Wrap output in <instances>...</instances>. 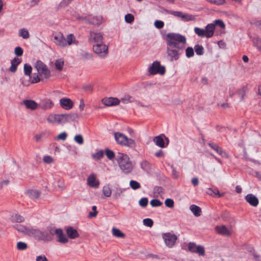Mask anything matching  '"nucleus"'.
I'll list each match as a JSON object with an SVG mask.
<instances>
[{"mask_svg": "<svg viewBox=\"0 0 261 261\" xmlns=\"http://www.w3.org/2000/svg\"><path fill=\"white\" fill-rule=\"evenodd\" d=\"M35 67L40 76H43L46 79H49L50 76V71L42 61H37Z\"/></svg>", "mask_w": 261, "mask_h": 261, "instance_id": "6e6552de", "label": "nucleus"}, {"mask_svg": "<svg viewBox=\"0 0 261 261\" xmlns=\"http://www.w3.org/2000/svg\"><path fill=\"white\" fill-rule=\"evenodd\" d=\"M27 195L33 199H37L40 195V192L37 190L30 189L26 192Z\"/></svg>", "mask_w": 261, "mask_h": 261, "instance_id": "a878e982", "label": "nucleus"}, {"mask_svg": "<svg viewBox=\"0 0 261 261\" xmlns=\"http://www.w3.org/2000/svg\"><path fill=\"white\" fill-rule=\"evenodd\" d=\"M83 91L87 93H91L93 91V87L90 84H87L83 86Z\"/></svg>", "mask_w": 261, "mask_h": 261, "instance_id": "680f3d73", "label": "nucleus"}, {"mask_svg": "<svg viewBox=\"0 0 261 261\" xmlns=\"http://www.w3.org/2000/svg\"><path fill=\"white\" fill-rule=\"evenodd\" d=\"M29 237L39 241L46 242V240L49 239V236L47 234L45 231L32 227L31 228Z\"/></svg>", "mask_w": 261, "mask_h": 261, "instance_id": "39448f33", "label": "nucleus"}, {"mask_svg": "<svg viewBox=\"0 0 261 261\" xmlns=\"http://www.w3.org/2000/svg\"><path fill=\"white\" fill-rule=\"evenodd\" d=\"M66 232L67 236L70 239H75L79 236L76 230L71 227H68L66 230Z\"/></svg>", "mask_w": 261, "mask_h": 261, "instance_id": "cd10ccee", "label": "nucleus"}, {"mask_svg": "<svg viewBox=\"0 0 261 261\" xmlns=\"http://www.w3.org/2000/svg\"><path fill=\"white\" fill-rule=\"evenodd\" d=\"M215 30V25L213 23H209L206 25L205 29L206 38L212 37L214 34Z\"/></svg>", "mask_w": 261, "mask_h": 261, "instance_id": "4be33fe9", "label": "nucleus"}, {"mask_svg": "<svg viewBox=\"0 0 261 261\" xmlns=\"http://www.w3.org/2000/svg\"><path fill=\"white\" fill-rule=\"evenodd\" d=\"M89 41H93L96 43H103V36L100 33L90 32Z\"/></svg>", "mask_w": 261, "mask_h": 261, "instance_id": "6ab92c4d", "label": "nucleus"}, {"mask_svg": "<svg viewBox=\"0 0 261 261\" xmlns=\"http://www.w3.org/2000/svg\"><path fill=\"white\" fill-rule=\"evenodd\" d=\"M57 232H58V234L56 236L59 242L62 244H66L68 242V238L63 233L61 229L57 228Z\"/></svg>", "mask_w": 261, "mask_h": 261, "instance_id": "412c9836", "label": "nucleus"}, {"mask_svg": "<svg viewBox=\"0 0 261 261\" xmlns=\"http://www.w3.org/2000/svg\"><path fill=\"white\" fill-rule=\"evenodd\" d=\"M112 231L113 235L116 237L123 238L125 236V234L118 228L113 227L112 228Z\"/></svg>", "mask_w": 261, "mask_h": 261, "instance_id": "2f4dec72", "label": "nucleus"}, {"mask_svg": "<svg viewBox=\"0 0 261 261\" xmlns=\"http://www.w3.org/2000/svg\"><path fill=\"white\" fill-rule=\"evenodd\" d=\"M28 248L27 243L23 242H18L17 243V249L19 250H24Z\"/></svg>", "mask_w": 261, "mask_h": 261, "instance_id": "8fccbe9b", "label": "nucleus"}, {"mask_svg": "<svg viewBox=\"0 0 261 261\" xmlns=\"http://www.w3.org/2000/svg\"><path fill=\"white\" fill-rule=\"evenodd\" d=\"M87 184L91 188H97L99 186V181L96 179L95 174H90L87 178Z\"/></svg>", "mask_w": 261, "mask_h": 261, "instance_id": "a211bd4d", "label": "nucleus"}, {"mask_svg": "<svg viewBox=\"0 0 261 261\" xmlns=\"http://www.w3.org/2000/svg\"><path fill=\"white\" fill-rule=\"evenodd\" d=\"M10 220L13 223H22L24 221L25 219L18 214H14L11 215Z\"/></svg>", "mask_w": 261, "mask_h": 261, "instance_id": "bb28decb", "label": "nucleus"}, {"mask_svg": "<svg viewBox=\"0 0 261 261\" xmlns=\"http://www.w3.org/2000/svg\"><path fill=\"white\" fill-rule=\"evenodd\" d=\"M60 105L62 108L69 110L72 107V102L68 98H62L60 100Z\"/></svg>", "mask_w": 261, "mask_h": 261, "instance_id": "393cba45", "label": "nucleus"}, {"mask_svg": "<svg viewBox=\"0 0 261 261\" xmlns=\"http://www.w3.org/2000/svg\"><path fill=\"white\" fill-rule=\"evenodd\" d=\"M174 201L172 199L167 198L165 201V204L166 206L172 208L174 207Z\"/></svg>", "mask_w": 261, "mask_h": 261, "instance_id": "4d7b16f0", "label": "nucleus"}, {"mask_svg": "<svg viewBox=\"0 0 261 261\" xmlns=\"http://www.w3.org/2000/svg\"><path fill=\"white\" fill-rule=\"evenodd\" d=\"M43 161L46 164H50L54 162L53 158L49 155H45L43 157Z\"/></svg>", "mask_w": 261, "mask_h": 261, "instance_id": "338daca9", "label": "nucleus"}, {"mask_svg": "<svg viewBox=\"0 0 261 261\" xmlns=\"http://www.w3.org/2000/svg\"><path fill=\"white\" fill-rule=\"evenodd\" d=\"M92 212H90L89 213L88 217L90 218L95 217L97 214L98 211H97V207L95 205H93L92 207Z\"/></svg>", "mask_w": 261, "mask_h": 261, "instance_id": "5fc2aeb1", "label": "nucleus"}, {"mask_svg": "<svg viewBox=\"0 0 261 261\" xmlns=\"http://www.w3.org/2000/svg\"><path fill=\"white\" fill-rule=\"evenodd\" d=\"M57 229H55L51 227L47 228V231H46V233H47V235L49 236V239L46 240V242H49L53 240L54 235H57L58 234V232H57Z\"/></svg>", "mask_w": 261, "mask_h": 261, "instance_id": "473e14b6", "label": "nucleus"}, {"mask_svg": "<svg viewBox=\"0 0 261 261\" xmlns=\"http://www.w3.org/2000/svg\"><path fill=\"white\" fill-rule=\"evenodd\" d=\"M143 224L146 226L151 227L153 225V221L151 219L146 218L143 220Z\"/></svg>", "mask_w": 261, "mask_h": 261, "instance_id": "bf43d9fd", "label": "nucleus"}, {"mask_svg": "<svg viewBox=\"0 0 261 261\" xmlns=\"http://www.w3.org/2000/svg\"><path fill=\"white\" fill-rule=\"evenodd\" d=\"M186 55L188 58H191L194 55V49L192 47H188L186 49Z\"/></svg>", "mask_w": 261, "mask_h": 261, "instance_id": "603ef678", "label": "nucleus"}, {"mask_svg": "<svg viewBox=\"0 0 261 261\" xmlns=\"http://www.w3.org/2000/svg\"><path fill=\"white\" fill-rule=\"evenodd\" d=\"M141 168L144 171H148L151 168L150 163L146 160L143 161L141 163Z\"/></svg>", "mask_w": 261, "mask_h": 261, "instance_id": "a18cd8bd", "label": "nucleus"}, {"mask_svg": "<svg viewBox=\"0 0 261 261\" xmlns=\"http://www.w3.org/2000/svg\"><path fill=\"white\" fill-rule=\"evenodd\" d=\"M120 102V100L118 98L113 97H105L101 100L102 104L107 107L117 106Z\"/></svg>", "mask_w": 261, "mask_h": 261, "instance_id": "f8f14e48", "label": "nucleus"}, {"mask_svg": "<svg viewBox=\"0 0 261 261\" xmlns=\"http://www.w3.org/2000/svg\"><path fill=\"white\" fill-rule=\"evenodd\" d=\"M215 230L218 234L222 236L228 237L231 235V232L225 225L217 226Z\"/></svg>", "mask_w": 261, "mask_h": 261, "instance_id": "aec40b11", "label": "nucleus"}, {"mask_svg": "<svg viewBox=\"0 0 261 261\" xmlns=\"http://www.w3.org/2000/svg\"><path fill=\"white\" fill-rule=\"evenodd\" d=\"M36 261H48V259L44 255L37 256L36 259Z\"/></svg>", "mask_w": 261, "mask_h": 261, "instance_id": "774afa93", "label": "nucleus"}, {"mask_svg": "<svg viewBox=\"0 0 261 261\" xmlns=\"http://www.w3.org/2000/svg\"><path fill=\"white\" fill-rule=\"evenodd\" d=\"M64 64V62L63 59H59L56 60L55 63V65L56 69L59 71L62 70Z\"/></svg>", "mask_w": 261, "mask_h": 261, "instance_id": "72a5a7b5", "label": "nucleus"}, {"mask_svg": "<svg viewBox=\"0 0 261 261\" xmlns=\"http://www.w3.org/2000/svg\"><path fill=\"white\" fill-rule=\"evenodd\" d=\"M152 207H158L162 205L163 203L158 199H153L150 202Z\"/></svg>", "mask_w": 261, "mask_h": 261, "instance_id": "864d4df0", "label": "nucleus"}, {"mask_svg": "<svg viewBox=\"0 0 261 261\" xmlns=\"http://www.w3.org/2000/svg\"><path fill=\"white\" fill-rule=\"evenodd\" d=\"M252 42L255 46L257 47V48L261 51V37H256L252 39Z\"/></svg>", "mask_w": 261, "mask_h": 261, "instance_id": "58836bf2", "label": "nucleus"}, {"mask_svg": "<svg viewBox=\"0 0 261 261\" xmlns=\"http://www.w3.org/2000/svg\"><path fill=\"white\" fill-rule=\"evenodd\" d=\"M180 18H181L182 20L184 21L194 20L195 19V17L193 15L188 14H184L183 13H182Z\"/></svg>", "mask_w": 261, "mask_h": 261, "instance_id": "4c0bfd02", "label": "nucleus"}, {"mask_svg": "<svg viewBox=\"0 0 261 261\" xmlns=\"http://www.w3.org/2000/svg\"><path fill=\"white\" fill-rule=\"evenodd\" d=\"M41 106L43 109H48L52 107L53 103L50 99H44L41 101Z\"/></svg>", "mask_w": 261, "mask_h": 261, "instance_id": "7c9ffc66", "label": "nucleus"}, {"mask_svg": "<svg viewBox=\"0 0 261 261\" xmlns=\"http://www.w3.org/2000/svg\"><path fill=\"white\" fill-rule=\"evenodd\" d=\"M194 32L199 37H203L205 36L206 37V33L205 32V30L203 29H200L198 27H195L194 28Z\"/></svg>", "mask_w": 261, "mask_h": 261, "instance_id": "79ce46f5", "label": "nucleus"}, {"mask_svg": "<svg viewBox=\"0 0 261 261\" xmlns=\"http://www.w3.org/2000/svg\"><path fill=\"white\" fill-rule=\"evenodd\" d=\"M196 54L198 56H201L204 54V48L201 45L196 44L194 46Z\"/></svg>", "mask_w": 261, "mask_h": 261, "instance_id": "ea45409f", "label": "nucleus"}, {"mask_svg": "<svg viewBox=\"0 0 261 261\" xmlns=\"http://www.w3.org/2000/svg\"><path fill=\"white\" fill-rule=\"evenodd\" d=\"M236 94H238V96L240 97V100L242 101L244 99V97L245 95L244 87L238 89L236 92Z\"/></svg>", "mask_w": 261, "mask_h": 261, "instance_id": "6e6d98bb", "label": "nucleus"}, {"mask_svg": "<svg viewBox=\"0 0 261 261\" xmlns=\"http://www.w3.org/2000/svg\"><path fill=\"white\" fill-rule=\"evenodd\" d=\"M23 104L28 109L35 110L37 108L38 104L32 100H25L23 101Z\"/></svg>", "mask_w": 261, "mask_h": 261, "instance_id": "c85d7f7f", "label": "nucleus"}, {"mask_svg": "<svg viewBox=\"0 0 261 261\" xmlns=\"http://www.w3.org/2000/svg\"><path fill=\"white\" fill-rule=\"evenodd\" d=\"M32 68L30 65L28 64H25L24 65V74L27 76H30V75L32 73Z\"/></svg>", "mask_w": 261, "mask_h": 261, "instance_id": "de8ad7c7", "label": "nucleus"}, {"mask_svg": "<svg viewBox=\"0 0 261 261\" xmlns=\"http://www.w3.org/2000/svg\"><path fill=\"white\" fill-rule=\"evenodd\" d=\"M104 156V152L102 150H100L95 153L92 154L93 159L96 161L101 159Z\"/></svg>", "mask_w": 261, "mask_h": 261, "instance_id": "f704fd0d", "label": "nucleus"}, {"mask_svg": "<svg viewBox=\"0 0 261 261\" xmlns=\"http://www.w3.org/2000/svg\"><path fill=\"white\" fill-rule=\"evenodd\" d=\"M153 141L159 147L164 148L168 145L169 140L164 134H161L154 137Z\"/></svg>", "mask_w": 261, "mask_h": 261, "instance_id": "9d476101", "label": "nucleus"}, {"mask_svg": "<svg viewBox=\"0 0 261 261\" xmlns=\"http://www.w3.org/2000/svg\"><path fill=\"white\" fill-rule=\"evenodd\" d=\"M148 203V198L146 197L142 198L139 201L140 206L143 207H145Z\"/></svg>", "mask_w": 261, "mask_h": 261, "instance_id": "13d9d810", "label": "nucleus"}, {"mask_svg": "<svg viewBox=\"0 0 261 261\" xmlns=\"http://www.w3.org/2000/svg\"><path fill=\"white\" fill-rule=\"evenodd\" d=\"M105 153L107 157L110 160L114 159L115 157L114 152L108 148L105 150Z\"/></svg>", "mask_w": 261, "mask_h": 261, "instance_id": "c03bdc74", "label": "nucleus"}, {"mask_svg": "<svg viewBox=\"0 0 261 261\" xmlns=\"http://www.w3.org/2000/svg\"><path fill=\"white\" fill-rule=\"evenodd\" d=\"M169 14H172V15H173L174 16H176V17H181V15L182 14V13L181 12H179V11H172V10H165Z\"/></svg>", "mask_w": 261, "mask_h": 261, "instance_id": "69168bd1", "label": "nucleus"}, {"mask_svg": "<svg viewBox=\"0 0 261 261\" xmlns=\"http://www.w3.org/2000/svg\"><path fill=\"white\" fill-rule=\"evenodd\" d=\"M129 186L133 190H137L140 188L141 185L139 182L136 180H131L129 182Z\"/></svg>", "mask_w": 261, "mask_h": 261, "instance_id": "09e8293b", "label": "nucleus"}, {"mask_svg": "<svg viewBox=\"0 0 261 261\" xmlns=\"http://www.w3.org/2000/svg\"><path fill=\"white\" fill-rule=\"evenodd\" d=\"M208 145L214 150L217 153L223 158H228V154L223 150V149L219 147L217 144L214 143H208Z\"/></svg>", "mask_w": 261, "mask_h": 261, "instance_id": "4468645a", "label": "nucleus"}, {"mask_svg": "<svg viewBox=\"0 0 261 261\" xmlns=\"http://www.w3.org/2000/svg\"><path fill=\"white\" fill-rule=\"evenodd\" d=\"M83 21L92 24L98 25L102 22V17L98 16H89L88 17H83Z\"/></svg>", "mask_w": 261, "mask_h": 261, "instance_id": "dca6fc26", "label": "nucleus"}, {"mask_svg": "<svg viewBox=\"0 0 261 261\" xmlns=\"http://www.w3.org/2000/svg\"><path fill=\"white\" fill-rule=\"evenodd\" d=\"M19 35L25 39L29 38L30 37L28 31L24 28L21 29L19 31Z\"/></svg>", "mask_w": 261, "mask_h": 261, "instance_id": "c9c22d12", "label": "nucleus"}, {"mask_svg": "<svg viewBox=\"0 0 261 261\" xmlns=\"http://www.w3.org/2000/svg\"><path fill=\"white\" fill-rule=\"evenodd\" d=\"M190 210L195 217H199L201 215V208L195 204H192L190 206Z\"/></svg>", "mask_w": 261, "mask_h": 261, "instance_id": "c756f323", "label": "nucleus"}, {"mask_svg": "<svg viewBox=\"0 0 261 261\" xmlns=\"http://www.w3.org/2000/svg\"><path fill=\"white\" fill-rule=\"evenodd\" d=\"M21 60L18 58L15 57L11 61V66L9 70L10 72L14 73L16 72L17 66L21 63Z\"/></svg>", "mask_w": 261, "mask_h": 261, "instance_id": "5701e85b", "label": "nucleus"}, {"mask_svg": "<svg viewBox=\"0 0 261 261\" xmlns=\"http://www.w3.org/2000/svg\"><path fill=\"white\" fill-rule=\"evenodd\" d=\"M58 115L51 114L47 118V121L50 123L57 124Z\"/></svg>", "mask_w": 261, "mask_h": 261, "instance_id": "a19ab883", "label": "nucleus"}, {"mask_svg": "<svg viewBox=\"0 0 261 261\" xmlns=\"http://www.w3.org/2000/svg\"><path fill=\"white\" fill-rule=\"evenodd\" d=\"M13 227L19 232L29 237L31 227H29L21 224H15L13 225Z\"/></svg>", "mask_w": 261, "mask_h": 261, "instance_id": "2eb2a0df", "label": "nucleus"}, {"mask_svg": "<svg viewBox=\"0 0 261 261\" xmlns=\"http://www.w3.org/2000/svg\"><path fill=\"white\" fill-rule=\"evenodd\" d=\"M54 43L59 47H65L70 46L72 43L77 44L78 41L76 40L72 34H68L66 38L62 33L59 32L54 37Z\"/></svg>", "mask_w": 261, "mask_h": 261, "instance_id": "f03ea898", "label": "nucleus"}, {"mask_svg": "<svg viewBox=\"0 0 261 261\" xmlns=\"http://www.w3.org/2000/svg\"><path fill=\"white\" fill-rule=\"evenodd\" d=\"M124 19L126 23H132L133 22H134L135 17L133 14L128 13L125 15Z\"/></svg>", "mask_w": 261, "mask_h": 261, "instance_id": "3c124183", "label": "nucleus"}, {"mask_svg": "<svg viewBox=\"0 0 261 261\" xmlns=\"http://www.w3.org/2000/svg\"><path fill=\"white\" fill-rule=\"evenodd\" d=\"M102 193L104 194V195L107 197H109L111 196L112 191L109 185L105 186L103 187Z\"/></svg>", "mask_w": 261, "mask_h": 261, "instance_id": "49530a36", "label": "nucleus"}, {"mask_svg": "<svg viewBox=\"0 0 261 261\" xmlns=\"http://www.w3.org/2000/svg\"><path fill=\"white\" fill-rule=\"evenodd\" d=\"M62 116L64 117V120L65 121V123L73 120L76 118V115L74 114H62Z\"/></svg>", "mask_w": 261, "mask_h": 261, "instance_id": "e433bc0d", "label": "nucleus"}, {"mask_svg": "<svg viewBox=\"0 0 261 261\" xmlns=\"http://www.w3.org/2000/svg\"><path fill=\"white\" fill-rule=\"evenodd\" d=\"M123 192V190L120 188H117L114 190L113 193V197L115 199H118Z\"/></svg>", "mask_w": 261, "mask_h": 261, "instance_id": "37998d69", "label": "nucleus"}, {"mask_svg": "<svg viewBox=\"0 0 261 261\" xmlns=\"http://www.w3.org/2000/svg\"><path fill=\"white\" fill-rule=\"evenodd\" d=\"M246 201L251 206L256 207L259 203L258 198L252 194H248L245 197Z\"/></svg>", "mask_w": 261, "mask_h": 261, "instance_id": "f3484780", "label": "nucleus"}, {"mask_svg": "<svg viewBox=\"0 0 261 261\" xmlns=\"http://www.w3.org/2000/svg\"><path fill=\"white\" fill-rule=\"evenodd\" d=\"M116 160L119 167L125 174L129 173L132 171L133 166L129 158L126 154L118 152Z\"/></svg>", "mask_w": 261, "mask_h": 261, "instance_id": "7ed1b4c3", "label": "nucleus"}, {"mask_svg": "<svg viewBox=\"0 0 261 261\" xmlns=\"http://www.w3.org/2000/svg\"><path fill=\"white\" fill-rule=\"evenodd\" d=\"M155 27L158 29H162L164 27V23L161 20H155L154 23Z\"/></svg>", "mask_w": 261, "mask_h": 261, "instance_id": "0e129e2a", "label": "nucleus"}, {"mask_svg": "<svg viewBox=\"0 0 261 261\" xmlns=\"http://www.w3.org/2000/svg\"><path fill=\"white\" fill-rule=\"evenodd\" d=\"M148 72L151 75L159 74L164 75L166 72L165 67L158 61H154L148 68Z\"/></svg>", "mask_w": 261, "mask_h": 261, "instance_id": "423d86ee", "label": "nucleus"}, {"mask_svg": "<svg viewBox=\"0 0 261 261\" xmlns=\"http://www.w3.org/2000/svg\"><path fill=\"white\" fill-rule=\"evenodd\" d=\"M213 24L215 25V27L216 26H218L221 29H224L225 27V23L221 19H217L215 20Z\"/></svg>", "mask_w": 261, "mask_h": 261, "instance_id": "052dcab7", "label": "nucleus"}, {"mask_svg": "<svg viewBox=\"0 0 261 261\" xmlns=\"http://www.w3.org/2000/svg\"><path fill=\"white\" fill-rule=\"evenodd\" d=\"M178 48L173 46H167V53L168 56L170 57L172 60H177L179 59V53Z\"/></svg>", "mask_w": 261, "mask_h": 261, "instance_id": "ddd939ff", "label": "nucleus"}, {"mask_svg": "<svg viewBox=\"0 0 261 261\" xmlns=\"http://www.w3.org/2000/svg\"><path fill=\"white\" fill-rule=\"evenodd\" d=\"M14 53L16 56L20 57L23 55V50L21 47L17 46L14 49Z\"/></svg>", "mask_w": 261, "mask_h": 261, "instance_id": "e2e57ef3", "label": "nucleus"}, {"mask_svg": "<svg viewBox=\"0 0 261 261\" xmlns=\"http://www.w3.org/2000/svg\"><path fill=\"white\" fill-rule=\"evenodd\" d=\"M206 193L207 194L214 197H221L224 196V193H220L217 188H208Z\"/></svg>", "mask_w": 261, "mask_h": 261, "instance_id": "b1692460", "label": "nucleus"}, {"mask_svg": "<svg viewBox=\"0 0 261 261\" xmlns=\"http://www.w3.org/2000/svg\"><path fill=\"white\" fill-rule=\"evenodd\" d=\"M114 138L117 143L121 146H127L133 149L137 146L135 141L133 139L127 138L121 133H115Z\"/></svg>", "mask_w": 261, "mask_h": 261, "instance_id": "20e7f679", "label": "nucleus"}, {"mask_svg": "<svg viewBox=\"0 0 261 261\" xmlns=\"http://www.w3.org/2000/svg\"><path fill=\"white\" fill-rule=\"evenodd\" d=\"M93 50L100 58H104L108 54V47L103 43H96L95 45H93Z\"/></svg>", "mask_w": 261, "mask_h": 261, "instance_id": "0eeeda50", "label": "nucleus"}, {"mask_svg": "<svg viewBox=\"0 0 261 261\" xmlns=\"http://www.w3.org/2000/svg\"><path fill=\"white\" fill-rule=\"evenodd\" d=\"M166 40L167 46H173L179 50L185 47L186 38L180 34L169 33L167 34Z\"/></svg>", "mask_w": 261, "mask_h": 261, "instance_id": "f257e3e1", "label": "nucleus"}, {"mask_svg": "<svg viewBox=\"0 0 261 261\" xmlns=\"http://www.w3.org/2000/svg\"><path fill=\"white\" fill-rule=\"evenodd\" d=\"M188 250L192 253H196L200 256L205 255L204 248L201 245L197 246L194 242H190L188 244Z\"/></svg>", "mask_w": 261, "mask_h": 261, "instance_id": "9b49d317", "label": "nucleus"}, {"mask_svg": "<svg viewBox=\"0 0 261 261\" xmlns=\"http://www.w3.org/2000/svg\"><path fill=\"white\" fill-rule=\"evenodd\" d=\"M162 237L166 245L169 248L173 247L177 240V236L171 232L164 233Z\"/></svg>", "mask_w": 261, "mask_h": 261, "instance_id": "1a4fd4ad", "label": "nucleus"}]
</instances>
